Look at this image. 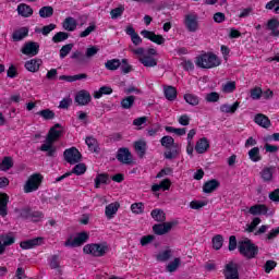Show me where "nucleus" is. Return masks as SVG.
I'll return each mask as SVG.
<instances>
[{"label":"nucleus","instance_id":"1","mask_svg":"<svg viewBox=\"0 0 279 279\" xmlns=\"http://www.w3.org/2000/svg\"><path fill=\"white\" fill-rule=\"evenodd\" d=\"M60 136H62V125L56 124L49 130L45 143L40 146V151H47V156L49 157L56 156V146H53V143Z\"/></svg>","mask_w":279,"mask_h":279},{"label":"nucleus","instance_id":"2","mask_svg":"<svg viewBox=\"0 0 279 279\" xmlns=\"http://www.w3.org/2000/svg\"><path fill=\"white\" fill-rule=\"evenodd\" d=\"M238 250L242 256H245V258H256L258 255V246L252 243V240L247 238L238 243Z\"/></svg>","mask_w":279,"mask_h":279},{"label":"nucleus","instance_id":"3","mask_svg":"<svg viewBox=\"0 0 279 279\" xmlns=\"http://www.w3.org/2000/svg\"><path fill=\"white\" fill-rule=\"evenodd\" d=\"M221 61L214 53H205L196 58V66L201 69H215Z\"/></svg>","mask_w":279,"mask_h":279},{"label":"nucleus","instance_id":"4","mask_svg":"<svg viewBox=\"0 0 279 279\" xmlns=\"http://www.w3.org/2000/svg\"><path fill=\"white\" fill-rule=\"evenodd\" d=\"M84 254H89L90 256H96L97 258L101 256H106V252H108V246L104 244H87L83 247Z\"/></svg>","mask_w":279,"mask_h":279},{"label":"nucleus","instance_id":"5","mask_svg":"<svg viewBox=\"0 0 279 279\" xmlns=\"http://www.w3.org/2000/svg\"><path fill=\"white\" fill-rule=\"evenodd\" d=\"M89 235L87 232L77 233L76 236L70 235L64 242L65 247H81L84 243H87Z\"/></svg>","mask_w":279,"mask_h":279},{"label":"nucleus","instance_id":"6","mask_svg":"<svg viewBox=\"0 0 279 279\" xmlns=\"http://www.w3.org/2000/svg\"><path fill=\"white\" fill-rule=\"evenodd\" d=\"M41 182L43 175L38 173L31 175L24 185V193H34V191H38Z\"/></svg>","mask_w":279,"mask_h":279},{"label":"nucleus","instance_id":"7","mask_svg":"<svg viewBox=\"0 0 279 279\" xmlns=\"http://www.w3.org/2000/svg\"><path fill=\"white\" fill-rule=\"evenodd\" d=\"M197 13H190L186 14L184 17V25L187 29V32L195 33L197 29H199V21H198Z\"/></svg>","mask_w":279,"mask_h":279},{"label":"nucleus","instance_id":"8","mask_svg":"<svg viewBox=\"0 0 279 279\" xmlns=\"http://www.w3.org/2000/svg\"><path fill=\"white\" fill-rule=\"evenodd\" d=\"M63 156L69 165H77V162L82 160V153H80V150H77L75 147L65 149Z\"/></svg>","mask_w":279,"mask_h":279},{"label":"nucleus","instance_id":"9","mask_svg":"<svg viewBox=\"0 0 279 279\" xmlns=\"http://www.w3.org/2000/svg\"><path fill=\"white\" fill-rule=\"evenodd\" d=\"M38 51H40V45L36 41H28L24 44L21 49V52L24 56H28L29 58H34V56H38Z\"/></svg>","mask_w":279,"mask_h":279},{"label":"nucleus","instance_id":"10","mask_svg":"<svg viewBox=\"0 0 279 279\" xmlns=\"http://www.w3.org/2000/svg\"><path fill=\"white\" fill-rule=\"evenodd\" d=\"M73 173H75V175H84V173H86V165L84 163L76 165L71 172H66L61 177H58L56 179V182H62V180L69 178L70 175H73Z\"/></svg>","mask_w":279,"mask_h":279},{"label":"nucleus","instance_id":"11","mask_svg":"<svg viewBox=\"0 0 279 279\" xmlns=\"http://www.w3.org/2000/svg\"><path fill=\"white\" fill-rule=\"evenodd\" d=\"M223 274L226 279H239V266L233 262H230L225 266Z\"/></svg>","mask_w":279,"mask_h":279},{"label":"nucleus","instance_id":"12","mask_svg":"<svg viewBox=\"0 0 279 279\" xmlns=\"http://www.w3.org/2000/svg\"><path fill=\"white\" fill-rule=\"evenodd\" d=\"M92 99L93 97L90 96V93L86 89L80 90L75 96V102L78 106H88V102L92 101Z\"/></svg>","mask_w":279,"mask_h":279},{"label":"nucleus","instance_id":"13","mask_svg":"<svg viewBox=\"0 0 279 279\" xmlns=\"http://www.w3.org/2000/svg\"><path fill=\"white\" fill-rule=\"evenodd\" d=\"M175 226V222H163L158 223L153 227V231L155 234H158L159 236H162V234H167L168 232H171V229Z\"/></svg>","mask_w":279,"mask_h":279},{"label":"nucleus","instance_id":"14","mask_svg":"<svg viewBox=\"0 0 279 279\" xmlns=\"http://www.w3.org/2000/svg\"><path fill=\"white\" fill-rule=\"evenodd\" d=\"M141 34L156 45H165L166 43V39L162 37V35H156V33L151 31L144 29L141 32Z\"/></svg>","mask_w":279,"mask_h":279},{"label":"nucleus","instance_id":"15","mask_svg":"<svg viewBox=\"0 0 279 279\" xmlns=\"http://www.w3.org/2000/svg\"><path fill=\"white\" fill-rule=\"evenodd\" d=\"M117 158L123 165H130L132 162V153L128 148H120Z\"/></svg>","mask_w":279,"mask_h":279},{"label":"nucleus","instance_id":"16","mask_svg":"<svg viewBox=\"0 0 279 279\" xmlns=\"http://www.w3.org/2000/svg\"><path fill=\"white\" fill-rule=\"evenodd\" d=\"M43 64V60L40 59H31L25 62V69L31 73H38L40 71V65Z\"/></svg>","mask_w":279,"mask_h":279},{"label":"nucleus","instance_id":"17","mask_svg":"<svg viewBox=\"0 0 279 279\" xmlns=\"http://www.w3.org/2000/svg\"><path fill=\"white\" fill-rule=\"evenodd\" d=\"M209 147H210V142H208V138L203 137L196 142L195 151L197 154H206V151H208Z\"/></svg>","mask_w":279,"mask_h":279},{"label":"nucleus","instance_id":"18","mask_svg":"<svg viewBox=\"0 0 279 279\" xmlns=\"http://www.w3.org/2000/svg\"><path fill=\"white\" fill-rule=\"evenodd\" d=\"M173 256V250L166 248L155 255L157 263H167V260L171 259Z\"/></svg>","mask_w":279,"mask_h":279},{"label":"nucleus","instance_id":"19","mask_svg":"<svg viewBox=\"0 0 279 279\" xmlns=\"http://www.w3.org/2000/svg\"><path fill=\"white\" fill-rule=\"evenodd\" d=\"M120 204L114 202L106 206L105 208V215L107 219H114V215L119 211Z\"/></svg>","mask_w":279,"mask_h":279},{"label":"nucleus","instance_id":"20","mask_svg":"<svg viewBox=\"0 0 279 279\" xmlns=\"http://www.w3.org/2000/svg\"><path fill=\"white\" fill-rule=\"evenodd\" d=\"M28 34H29V28L27 27L17 28L12 34L13 41L20 43V40H23V38H27Z\"/></svg>","mask_w":279,"mask_h":279},{"label":"nucleus","instance_id":"21","mask_svg":"<svg viewBox=\"0 0 279 279\" xmlns=\"http://www.w3.org/2000/svg\"><path fill=\"white\" fill-rule=\"evenodd\" d=\"M41 243L43 238H35L32 240L21 242L20 247H22V250H32L34 247H37V245H41Z\"/></svg>","mask_w":279,"mask_h":279},{"label":"nucleus","instance_id":"22","mask_svg":"<svg viewBox=\"0 0 279 279\" xmlns=\"http://www.w3.org/2000/svg\"><path fill=\"white\" fill-rule=\"evenodd\" d=\"M8 202H10V196L5 193L0 192V215L1 217L8 216Z\"/></svg>","mask_w":279,"mask_h":279},{"label":"nucleus","instance_id":"23","mask_svg":"<svg viewBox=\"0 0 279 279\" xmlns=\"http://www.w3.org/2000/svg\"><path fill=\"white\" fill-rule=\"evenodd\" d=\"M274 173H276V167H266L260 171V178L264 182H271Z\"/></svg>","mask_w":279,"mask_h":279},{"label":"nucleus","instance_id":"24","mask_svg":"<svg viewBox=\"0 0 279 279\" xmlns=\"http://www.w3.org/2000/svg\"><path fill=\"white\" fill-rule=\"evenodd\" d=\"M17 14L24 19H29L34 14V10L28 4L21 3L17 5Z\"/></svg>","mask_w":279,"mask_h":279},{"label":"nucleus","instance_id":"25","mask_svg":"<svg viewBox=\"0 0 279 279\" xmlns=\"http://www.w3.org/2000/svg\"><path fill=\"white\" fill-rule=\"evenodd\" d=\"M171 189V180L165 179L159 184H154L151 186L153 193H158V191H169Z\"/></svg>","mask_w":279,"mask_h":279},{"label":"nucleus","instance_id":"26","mask_svg":"<svg viewBox=\"0 0 279 279\" xmlns=\"http://www.w3.org/2000/svg\"><path fill=\"white\" fill-rule=\"evenodd\" d=\"M254 121L257 123V125H260V128L267 129L271 125L269 118L263 113L256 114Z\"/></svg>","mask_w":279,"mask_h":279},{"label":"nucleus","instance_id":"27","mask_svg":"<svg viewBox=\"0 0 279 279\" xmlns=\"http://www.w3.org/2000/svg\"><path fill=\"white\" fill-rule=\"evenodd\" d=\"M138 60L141 64L147 68H154L158 65V61L151 56L144 54L143 57H140Z\"/></svg>","mask_w":279,"mask_h":279},{"label":"nucleus","instance_id":"28","mask_svg":"<svg viewBox=\"0 0 279 279\" xmlns=\"http://www.w3.org/2000/svg\"><path fill=\"white\" fill-rule=\"evenodd\" d=\"M65 32H75L77 29V21L74 17H66L62 24Z\"/></svg>","mask_w":279,"mask_h":279},{"label":"nucleus","instance_id":"29","mask_svg":"<svg viewBox=\"0 0 279 279\" xmlns=\"http://www.w3.org/2000/svg\"><path fill=\"white\" fill-rule=\"evenodd\" d=\"M134 148H135L137 156H140V158H143V156H145V154L147 151V142H145L143 140L135 142Z\"/></svg>","mask_w":279,"mask_h":279},{"label":"nucleus","instance_id":"30","mask_svg":"<svg viewBox=\"0 0 279 279\" xmlns=\"http://www.w3.org/2000/svg\"><path fill=\"white\" fill-rule=\"evenodd\" d=\"M239 110V101H235L233 105H221L220 106V112L223 114H234Z\"/></svg>","mask_w":279,"mask_h":279},{"label":"nucleus","instance_id":"31","mask_svg":"<svg viewBox=\"0 0 279 279\" xmlns=\"http://www.w3.org/2000/svg\"><path fill=\"white\" fill-rule=\"evenodd\" d=\"M165 97L168 101H175L178 99V89L173 86H166L163 88Z\"/></svg>","mask_w":279,"mask_h":279},{"label":"nucleus","instance_id":"32","mask_svg":"<svg viewBox=\"0 0 279 279\" xmlns=\"http://www.w3.org/2000/svg\"><path fill=\"white\" fill-rule=\"evenodd\" d=\"M217 189H219V181H217L215 179L207 181L203 185V192H205V193H215V191H217Z\"/></svg>","mask_w":279,"mask_h":279},{"label":"nucleus","instance_id":"33","mask_svg":"<svg viewBox=\"0 0 279 279\" xmlns=\"http://www.w3.org/2000/svg\"><path fill=\"white\" fill-rule=\"evenodd\" d=\"M269 209L267 208L266 205H260V204H257V205H254L252 206L250 209H248V213L250 215H267V211Z\"/></svg>","mask_w":279,"mask_h":279},{"label":"nucleus","instance_id":"34","mask_svg":"<svg viewBox=\"0 0 279 279\" xmlns=\"http://www.w3.org/2000/svg\"><path fill=\"white\" fill-rule=\"evenodd\" d=\"M14 235H12V233H8V234H2L0 235V244L4 247L10 246V245H14Z\"/></svg>","mask_w":279,"mask_h":279},{"label":"nucleus","instance_id":"35","mask_svg":"<svg viewBox=\"0 0 279 279\" xmlns=\"http://www.w3.org/2000/svg\"><path fill=\"white\" fill-rule=\"evenodd\" d=\"M153 219L155 221H158L159 223H165V221H167V215L165 214V211L162 209H154L150 213Z\"/></svg>","mask_w":279,"mask_h":279},{"label":"nucleus","instance_id":"36","mask_svg":"<svg viewBox=\"0 0 279 279\" xmlns=\"http://www.w3.org/2000/svg\"><path fill=\"white\" fill-rule=\"evenodd\" d=\"M161 146L166 149H171V147H178V144H175V140L173 137L166 135L160 140Z\"/></svg>","mask_w":279,"mask_h":279},{"label":"nucleus","instance_id":"37","mask_svg":"<svg viewBox=\"0 0 279 279\" xmlns=\"http://www.w3.org/2000/svg\"><path fill=\"white\" fill-rule=\"evenodd\" d=\"M180 265H182V259L180 257H175L166 266V270L169 271V274H173L174 271H178Z\"/></svg>","mask_w":279,"mask_h":279},{"label":"nucleus","instance_id":"38","mask_svg":"<svg viewBox=\"0 0 279 279\" xmlns=\"http://www.w3.org/2000/svg\"><path fill=\"white\" fill-rule=\"evenodd\" d=\"M104 95H112V87L110 86H102L99 88V90L94 93L95 99H101Z\"/></svg>","mask_w":279,"mask_h":279},{"label":"nucleus","instance_id":"39","mask_svg":"<svg viewBox=\"0 0 279 279\" xmlns=\"http://www.w3.org/2000/svg\"><path fill=\"white\" fill-rule=\"evenodd\" d=\"M248 157L252 162H260V149L258 147H254L248 151Z\"/></svg>","mask_w":279,"mask_h":279},{"label":"nucleus","instance_id":"40","mask_svg":"<svg viewBox=\"0 0 279 279\" xmlns=\"http://www.w3.org/2000/svg\"><path fill=\"white\" fill-rule=\"evenodd\" d=\"M14 167V161H12V157H4L2 162L0 163L1 171H10Z\"/></svg>","mask_w":279,"mask_h":279},{"label":"nucleus","instance_id":"41","mask_svg":"<svg viewBox=\"0 0 279 279\" xmlns=\"http://www.w3.org/2000/svg\"><path fill=\"white\" fill-rule=\"evenodd\" d=\"M105 66L108 71H117V69H119V66H121V60L119 59H111V60H108L106 63H105Z\"/></svg>","mask_w":279,"mask_h":279},{"label":"nucleus","instance_id":"42","mask_svg":"<svg viewBox=\"0 0 279 279\" xmlns=\"http://www.w3.org/2000/svg\"><path fill=\"white\" fill-rule=\"evenodd\" d=\"M134 101H136V97L129 96L121 100V106L124 110H130V108H132V106H134Z\"/></svg>","mask_w":279,"mask_h":279},{"label":"nucleus","instance_id":"43","mask_svg":"<svg viewBox=\"0 0 279 279\" xmlns=\"http://www.w3.org/2000/svg\"><path fill=\"white\" fill-rule=\"evenodd\" d=\"M278 27H279V21L276 20V19H272L270 21H268V29L271 31V36H278L279 35V31H278Z\"/></svg>","mask_w":279,"mask_h":279},{"label":"nucleus","instance_id":"44","mask_svg":"<svg viewBox=\"0 0 279 279\" xmlns=\"http://www.w3.org/2000/svg\"><path fill=\"white\" fill-rule=\"evenodd\" d=\"M39 16L41 19H51V16H53V8L52 7H43L39 10Z\"/></svg>","mask_w":279,"mask_h":279},{"label":"nucleus","instance_id":"45","mask_svg":"<svg viewBox=\"0 0 279 279\" xmlns=\"http://www.w3.org/2000/svg\"><path fill=\"white\" fill-rule=\"evenodd\" d=\"M184 99L190 106H199V97L193 94H185Z\"/></svg>","mask_w":279,"mask_h":279},{"label":"nucleus","instance_id":"46","mask_svg":"<svg viewBox=\"0 0 279 279\" xmlns=\"http://www.w3.org/2000/svg\"><path fill=\"white\" fill-rule=\"evenodd\" d=\"M39 117H43L46 121H50L51 119L56 118V113L50 109H44L39 112H37Z\"/></svg>","mask_w":279,"mask_h":279},{"label":"nucleus","instance_id":"47","mask_svg":"<svg viewBox=\"0 0 279 279\" xmlns=\"http://www.w3.org/2000/svg\"><path fill=\"white\" fill-rule=\"evenodd\" d=\"M213 247L214 250H219L223 247V236L221 234L215 235L213 238Z\"/></svg>","mask_w":279,"mask_h":279},{"label":"nucleus","instance_id":"48","mask_svg":"<svg viewBox=\"0 0 279 279\" xmlns=\"http://www.w3.org/2000/svg\"><path fill=\"white\" fill-rule=\"evenodd\" d=\"M69 38V33L59 32L52 37V43H64Z\"/></svg>","mask_w":279,"mask_h":279},{"label":"nucleus","instance_id":"49","mask_svg":"<svg viewBox=\"0 0 279 279\" xmlns=\"http://www.w3.org/2000/svg\"><path fill=\"white\" fill-rule=\"evenodd\" d=\"M57 25L56 24H49L44 26L41 29H36L35 32H39L43 34V36H49L53 29H56Z\"/></svg>","mask_w":279,"mask_h":279},{"label":"nucleus","instance_id":"50","mask_svg":"<svg viewBox=\"0 0 279 279\" xmlns=\"http://www.w3.org/2000/svg\"><path fill=\"white\" fill-rule=\"evenodd\" d=\"M73 49V44H68L64 45L61 49H60V58L64 59L69 56V53H71V50Z\"/></svg>","mask_w":279,"mask_h":279},{"label":"nucleus","instance_id":"51","mask_svg":"<svg viewBox=\"0 0 279 279\" xmlns=\"http://www.w3.org/2000/svg\"><path fill=\"white\" fill-rule=\"evenodd\" d=\"M49 267L51 269H60V257L57 255H53L52 257H50Z\"/></svg>","mask_w":279,"mask_h":279},{"label":"nucleus","instance_id":"52","mask_svg":"<svg viewBox=\"0 0 279 279\" xmlns=\"http://www.w3.org/2000/svg\"><path fill=\"white\" fill-rule=\"evenodd\" d=\"M266 10H275V14H279V0L269 1L266 4Z\"/></svg>","mask_w":279,"mask_h":279},{"label":"nucleus","instance_id":"53","mask_svg":"<svg viewBox=\"0 0 279 279\" xmlns=\"http://www.w3.org/2000/svg\"><path fill=\"white\" fill-rule=\"evenodd\" d=\"M97 29V26L95 24H90L85 31L81 32L80 37L86 38L87 36H90L93 32Z\"/></svg>","mask_w":279,"mask_h":279},{"label":"nucleus","instance_id":"54","mask_svg":"<svg viewBox=\"0 0 279 279\" xmlns=\"http://www.w3.org/2000/svg\"><path fill=\"white\" fill-rule=\"evenodd\" d=\"M263 97V89L260 87H255L251 89V98L258 100Z\"/></svg>","mask_w":279,"mask_h":279},{"label":"nucleus","instance_id":"55","mask_svg":"<svg viewBox=\"0 0 279 279\" xmlns=\"http://www.w3.org/2000/svg\"><path fill=\"white\" fill-rule=\"evenodd\" d=\"M277 265H278V263H276L275 260L269 259L264 265V270L266 271V274H271V270L276 269Z\"/></svg>","mask_w":279,"mask_h":279},{"label":"nucleus","instance_id":"56","mask_svg":"<svg viewBox=\"0 0 279 279\" xmlns=\"http://www.w3.org/2000/svg\"><path fill=\"white\" fill-rule=\"evenodd\" d=\"M222 90L225 93H234L236 90V83L234 82H228L222 86Z\"/></svg>","mask_w":279,"mask_h":279},{"label":"nucleus","instance_id":"57","mask_svg":"<svg viewBox=\"0 0 279 279\" xmlns=\"http://www.w3.org/2000/svg\"><path fill=\"white\" fill-rule=\"evenodd\" d=\"M97 53H99V47L92 46L86 49L85 56L86 58H94V56H97Z\"/></svg>","mask_w":279,"mask_h":279},{"label":"nucleus","instance_id":"58","mask_svg":"<svg viewBox=\"0 0 279 279\" xmlns=\"http://www.w3.org/2000/svg\"><path fill=\"white\" fill-rule=\"evenodd\" d=\"M205 99L209 104H215L216 101H219V94L217 92H211L206 95Z\"/></svg>","mask_w":279,"mask_h":279},{"label":"nucleus","instance_id":"59","mask_svg":"<svg viewBox=\"0 0 279 279\" xmlns=\"http://www.w3.org/2000/svg\"><path fill=\"white\" fill-rule=\"evenodd\" d=\"M108 182V175L106 174H98L95 179L96 189H99L100 184H106Z\"/></svg>","mask_w":279,"mask_h":279},{"label":"nucleus","instance_id":"60","mask_svg":"<svg viewBox=\"0 0 279 279\" xmlns=\"http://www.w3.org/2000/svg\"><path fill=\"white\" fill-rule=\"evenodd\" d=\"M123 12H125V8H123V7H119V8L111 10V12H110L111 19H119V16H121L123 14Z\"/></svg>","mask_w":279,"mask_h":279},{"label":"nucleus","instance_id":"61","mask_svg":"<svg viewBox=\"0 0 279 279\" xmlns=\"http://www.w3.org/2000/svg\"><path fill=\"white\" fill-rule=\"evenodd\" d=\"M131 210L135 215H142L143 213V203H134L131 205Z\"/></svg>","mask_w":279,"mask_h":279},{"label":"nucleus","instance_id":"62","mask_svg":"<svg viewBox=\"0 0 279 279\" xmlns=\"http://www.w3.org/2000/svg\"><path fill=\"white\" fill-rule=\"evenodd\" d=\"M260 223V218H254L250 225H247L246 232H254L256 226Z\"/></svg>","mask_w":279,"mask_h":279},{"label":"nucleus","instance_id":"63","mask_svg":"<svg viewBox=\"0 0 279 279\" xmlns=\"http://www.w3.org/2000/svg\"><path fill=\"white\" fill-rule=\"evenodd\" d=\"M43 217H45V215H43L40 211H31V217L28 219L32 221H40Z\"/></svg>","mask_w":279,"mask_h":279},{"label":"nucleus","instance_id":"64","mask_svg":"<svg viewBox=\"0 0 279 279\" xmlns=\"http://www.w3.org/2000/svg\"><path fill=\"white\" fill-rule=\"evenodd\" d=\"M268 197L271 202H279V189L270 192Z\"/></svg>","mask_w":279,"mask_h":279}]
</instances>
